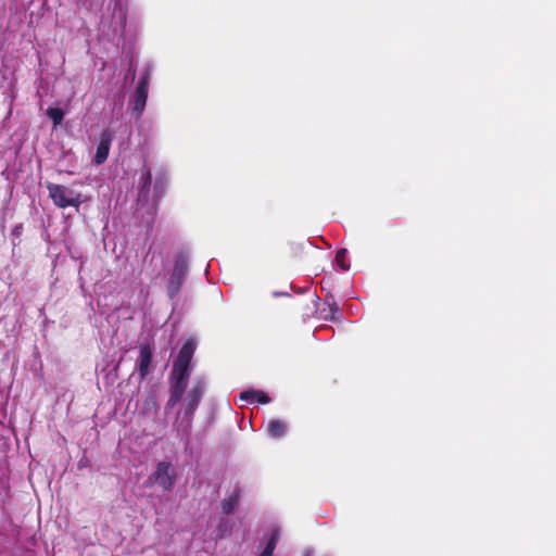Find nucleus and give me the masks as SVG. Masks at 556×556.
I'll list each match as a JSON object with an SVG mask.
<instances>
[{
  "label": "nucleus",
  "instance_id": "nucleus-19",
  "mask_svg": "<svg viewBox=\"0 0 556 556\" xmlns=\"http://www.w3.org/2000/svg\"><path fill=\"white\" fill-rule=\"evenodd\" d=\"M274 295L278 296V295H280V292H275Z\"/></svg>",
  "mask_w": 556,
  "mask_h": 556
},
{
  "label": "nucleus",
  "instance_id": "nucleus-6",
  "mask_svg": "<svg viewBox=\"0 0 556 556\" xmlns=\"http://www.w3.org/2000/svg\"><path fill=\"white\" fill-rule=\"evenodd\" d=\"M112 140L113 136L109 129L101 132L93 160L96 164L100 165L106 161Z\"/></svg>",
  "mask_w": 556,
  "mask_h": 556
},
{
  "label": "nucleus",
  "instance_id": "nucleus-14",
  "mask_svg": "<svg viewBox=\"0 0 556 556\" xmlns=\"http://www.w3.org/2000/svg\"><path fill=\"white\" fill-rule=\"evenodd\" d=\"M47 115L53 121L54 126H58L63 121L64 112L60 108H49Z\"/></svg>",
  "mask_w": 556,
  "mask_h": 556
},
{
  "label": "nucleus",
  "instance_id": "nucleus-20",
  "mask_svg": "<svg viewBox=\"0 0 556 556\" xmlns=\"http://www.w3.org/2000/svg\"><path fill=\"white\" fill-rule=\"evenodd\" d=\"M304 556H311V555L307 553V554H305Z\"/></svg>",
  "mask_w": 556,
  "mask_h": 556
},
{
  "label": "nucleus",
  "instance_id": "nucleus-10",
  "mask_svg": "<svg viewBox=\"0 0 556 556\" xmlns=\"http://www.w3.org/2000/svg\"><path fill=\"white\" fill-rule=\"evenodd\" d=\"M266 430L271 439H280L287 432V425L279 419H270L267 424Z\"/></svg>",
  "mask_w": 556,
  "mask_h": 556
},
{
  "label": "nucleus",
  "instance_id": "nucleus-8",
  "mask_svg": "<svg viewBox=\"0 0 556 556\" xmlns=\"http://www.w3.org/2000/svg\"><path fill=\"white\" fill-rule=\"evenodd\" d=\"M151 362H152V351L150 346L143 345L140 348L139 357L137 361V368L141 379H144L146 376L151 370Z\"/></svg>",
  "mask_w": 556,
  "mask_h": 556
},
{
  "label": "nucleus",
  "instance_id": "nucleus-18",
  "mask_svg": "<svg viewBox=\"0 0 556 556\" xmlns=\"http://www.w3.org/2000/svg\"><path fill=\"white\" fill-rule=\"evenodd\" d=\"M164 185L165 182L163 178H156L154 184V190L157 197L162 193Z\"/></svg>",
  "mask_w": 556,
  "mask_h": 556
},
{
  "label": "nucleus",
  "instance_id": "nucleus-3",
  "mask_svg": "<svg viewBox=\"0 0 556 556\" xmlns=\"http://www.w3.org/2000/svg\"><path fill=\"white\" fill-rule=\"evenodd\" d=\"M149 480L160 485L164 491H170L176 482V469L168 462H160Z\"/></svg>",
  "mask_w": 556,
  "mask_h": 556
},
{
  "label": "nucleus",
  "instance_id": "nucleus-9",
  "mask_svg": "<svg viewBox=\"0 0 556 556\" xmlns=\"http://www.w3.org/2000/svg\"><path fill=\"white\" fill-rule=\"evenodd\" d=\"M239 401L247 404H267L270 402V397L262 390L248 389L239 394Z\"/></svg>",
  "mask_w": 556,
  "mask_h": 556
},
{
  "label": "nucleus",
  "instance_id": "nucleus-11",
  "mask_svg": "<svg viewBox=\"0 0 556 556\" xmlns=\"http://www.w3.org/2000/svg\"><path fill=\"white\" fill-rule=\"evenodd\" d=\"M151 173L148 167H143L140 177V197H147L151 186Z\"/></svg>",
  "mask_w": 556,
  "mask_h": 556
},
{
  "label": "nucleus",
  "instance_id": "nucleus-12",
  "mask_svg": "<svg viewBox=\"0 0 556 556\" xmlns=\"http://www.w3.org/2000/svg\"><path fill=\"white\" fill-rule=\"evenodd\" d=\"M185 389H186L185 383L174 382L170 397L168 401L169 406H175L181 400V397L185 393Z\"/></svg>",
  "mask_w": 556,
  "mask_h": 556
},
{
  "label": "nucleus",
  "instance_id": "nucleus-7",
  "mask_svg": "<svg viewBox=\"0 0 556 556\" xmlns=\"http://www.w3.org/2000/svg\"><path fill=\"white\" fill-rule=\"evenodd\" d=\"M148 89L149 84L148 79H142L135 92L134 100H132V111L140 116L142 112L144 111L147 98H148Z\"/></svg>",
  "mask_w": 556,
  "mask_h": 556
},
{
  "label": "nucleus",
  "instance_id": "nucleus-5",
  "mask_svg": "<svg viewBox=\"0 0 556 556\" xmlns=\"http://www.w3.org/2000/svg\"><path fill=\"white\" fill-rule=\"evenodd\" d=\"M205 390V382L203 379H197L194 386L190 389L188 392V395L186 397V408H185V416L187 418H191L193 413L195 412L200 400L204 393Z\"/></svg>",
  "mask_w": 556,
  "mask_h": 556
},
{
  "label": "nucleus",
  "instance_id": "nucleus-17",
  "mask_svg": "<svg viewBox=\"0 0 556 556\" xmlns=\"http://www.w3.org/2000/svg\"><path fill=\"white\" fill-rule=\"evenodd\" d=\"M116 14L118 16L121 26L124 28L125 25H126V11H125V9L119 7L118 9H116Z\"/></svg>",
  "mask_w": 556,
  "mask_h": 556
},
{
  "label": "nucleus",
  "instance_id": "nucleus-4",
  "mask_svg": "<svg viewBox=\"0 0 556 556\" xmlns=\"http://www.w3.org/2000/svg\"><path fill=\"white\" fill-rule=\"evenodd\" d=\"M188 269V260L184 255H179L174 264V268L168 280L167 292L169 298H174L180 290Z\"/></svg>",
  "mask_w": 556,
  "mask_h": 556
},
{
  "label": "nucleus",
  "instance_id": "nucleus-13",
  "mask_svg": "<svg viewBox=\"0 0 556 556\" xmlns=\"http://www.w3.org/2000/svg\"><path fill=\"white\" fill-rule=\"evenodd\" d=\"M279 539V533L277 530H274L270 534L268 542L266 543L264 549L260 554V556H273L274 551L276 548L277 542Z\"/></svg>",
  "mask_w": 556,
  "mask_h": 556
},
{
  "label": "nucleus",
  "instance_id": "nucleus-1",
  "mask_svg": "<svg viewBox=\"0 0 556 556\" xmlns=\"http://www.w3.org/2000/svg\"><path fill=\"white\" fill-rule=\"evenodd\" d=\"M47 188L53 203L61 208L68 206L78 207L85 201L79 192L66 186L48 184Z\"/></svg>",
  "mask_w": 556,
  "mask_h": 556
},
{
  "label": "nucleus",
  "instance_id": "nucleus-16",
  "mask_svg": "<svg viewBox=\"0 0 556 556\" xmlns=\"http://www.w3.org/2000/svg\"><path fill=\"white\" fill-rule=\"evenodd\" d=\"M237 502H238V496L236 494H232L228 498H226L223 502L224 513L230 514L235 509Z\"/></svg>",
  "mask_w": 556,
  "mask_h": 556
},
{
  "label": "nucleus",
  "instance_id": "nucleus-2",
  "mask_svg": "<svg viewBox=\"0 0 556 556\" xmlns=\"http://www.w3.org/2000/svg\"><path fill=\"white\" fill-rule=\"evenodd\" d=\"M194 353L192 342H186L179 351L177 359L174 362L172 370V379L175 382L187 384L189 378V365Z\"/></svg>",
  "mask_w": 556,
  "mask_h": 556
},
{
  "label": "nucleus",
  "instance_id": "nucleus-15",
  "mask_svg": "<svg viewBox=\"0 0 556 556\" xmlns=\"http://www.w3.org/2000/svg\"><path fill=\"white\" fill-rule=\"evenodd\" d=\"M336 263L342 270H348L350 268V263L346 261L345 249H341L337 252Z\"/></svg>",
  "mask_w": 556,
  "mask_h": 556
}]
</instances>
